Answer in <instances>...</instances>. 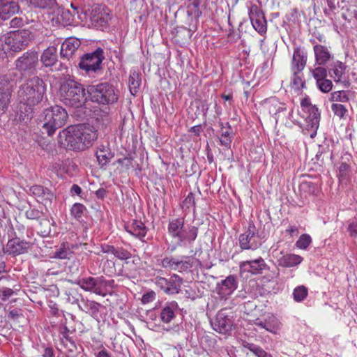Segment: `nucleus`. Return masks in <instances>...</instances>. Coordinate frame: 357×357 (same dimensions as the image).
<instances>
[{
	"label": "nucleus",
	"mask_w": 357,
	"mask_h": 357,
	"mask_svg": "<svg viewBox=\"0 0 357 357\" xmlns=\"http://www.w3.org/2000/svg\"><path fill=\"white\" fill-rule=\"evenodd\" d=\"M238 287L236 276L230 275L217 283L216 292L222 298H226L231 295Z\"/></svg>",
	"instance_id": "nucleus-17"
},
{
	"label": "nucleus",
	"mask_w": 357,
	"mask_h": 357,
	"mask_svg": "<svg viewBox=\"0 0 357 357\" xmlns=\"http://www.w3.org/2000/svg\"><path fill=\"white\" fill-rule=\"evenodd\" d=\"M231 318L226 310H220L214 320L211 322V326L215 331L227 335L231 331L233 327L234 321Z\"/></svg>",
	"instance_id": "nucleus-14"
},
{
	"label": "nucleus",
	"mask_w": 357,
	"mask_h": 357,
	"mask_svg": "<svg viewBox=\"0 0 357 357\" xmlns=\"http://www.w3.org/2000/svg\"><path fill=\"white\" fill-rule=\"evenodd\" d=\"M82 304H78L80 310L90 314L93 317L98 316L100 304L86 298H82Z\"/></svg>",
	"instance_id": "nucleus-34"
},
{
	"label": "nucleus",
	"mask_w": 357,
	"mask_h": 357,
	"mask_svg": "<svg viewBox=\"0 0 357 357\" xmlns=\"http://www.w3.org/2000/svg\"><path fill=\"white\" fill-rule=\"evenodd\" d=\"M64 294L66 301L71 304H79V301H82V298H83L82 295L76 288H69L66 289Z\"/></svg>",
	"instance_id": "nucleus-37"
},
{
	"label": "nucleus",
	"mask_w": 357,
	"mask_h": 357,
	"mask_svg": "<svg viewBox=\"0 0 357 357\" xmlns=\"http://www.w3.org/2000/svg\"><path fill=\"white\" fill-rule=\"evenodd\" d=\"M24 24V20L22 17H15L10 22V26L13 28H19Z\"/></svg>",
	"instance_id": "nucleus-57"
},
{
	"label": "nucleus",
	"mask_w": 357,
	"mask_h": 357,
	"mask_svg": "<svg viewBox=\"0 0 357 357\" xmlns=\"http://www.w3.org/2000/svg\"><path fill=\"white\" fill-rule=\"evenodd\" d=\"M43 132L52 136L56 130L63 127L67 122L68 114L66 110L59 105L45 109L43 112Z\"/></svg>",
	"instance_id": "nucleus-5"
},
{
	"label": "nucleus",
	"mask_w": 357,
	"mask_h": 357,
	"mask_svg": "<svg viewBox=\"0 0 357 357\" xmlns=\"http://www.w3.org/2000/svg\"><path fill=\"white\" fill-rule=\"evenodd\" d=\"M311 243V236L309 234H303L298 238L295 245L299 249L305 250Z\"/></svg>",
	"instance_id": "nucleus-46"
},
{
	"label": "nucleus",
	"mask_w": 357,
	"mask_h": 357,
	"mask_svg": "<svg viewBox=\"0 0 357 357\" xmlns=\"http://www.w3.org/2000/svg\"><path fill=\"white\" fill-rule=\"evenodd\" d=\"M33 38V35L28 29H19L2 36L0 43L1 45L5 44L6 47H3L4 49L17 52L24 49Z\"/></svg>",
	"instance_id": "nucleus-7"
},
{
	"label": "nucleus",
	"mask_w": 357,
	"mask_h": 357,
	"mask_svg": "<svg viewBox=\"0 0 357 357\" xmlns=\"http://www.w3.org/2000/svg\"><path fill=\"white\" fill-rule=\"evenodd\" d=\"M242 347L250 350L257 357H273L271 354L257 344L243 341Z\"/></svg>",
	"instance_id": "nucleus-35"
},
{
	"label": "nucleus",
	"mask_w": 357,
	"mask_h": 357,
	"mask_svg": "<svg viewBox=\"0 0 357 357\" xmlns=\"http://www.w3.org/2000/svg\"><path fill=\"white\" fill-rule=\"evenodd\" d=\"M330 100L333 102H347L349 101L348 91H337L331 93Z\"/></svg>",
	"instance_id": "nucleus-42"
},
{
	"label": "nucleus",
	"mask_w": 357,
	"mask_h": 357,
	"mask_svg": "<svg viewBox=\"0 0 357 357\" xmlns=\"http://www.w3.org/2000/svg\"><path fill=\"white\" fill-rule=\"evenodd\" d=\"M31 243L20 238H13L8 240L6 247V252L10 255L17 256L26 253L28 250L31 248Z\"/></svg>",
	"instance_id": "nucleus-19"
},
{
	"label": "nucleus",
	"mask_w": 357,
	"mask_h": 357,
	"mask_svg": "<svg viewBox=\"0 0 357 357\" xmlns=\"http://www.w3.org/2000/svg\"><path fill=\"white\" fill-rule=\"evenodd\" d=\"M155 298V293L153 291H150L142 296L141 301L143 304H147L152 302Z\"/></svg>",
	"instance_id": "nucleus-54"
},
{
	"label": "nucleus",
	"mask_w": 357,
	"mask_h": 357,
	"mask_svg": "<svg viewBox=\"0 0 357 357\" xmlns=\"http://www.w3.org/2000/svg\"><path fill=\"white\" fill-rule=\"evenodd\" d=\"M124 227L128 233L139 239L143 238L147 232L144 223L137 220L126 223Z\"/></svg>",
	"instance_id": "nucleus-28"
},
{
	"label": "nucleus",
	"mask_w": 357,
	"mask_h": 357,
	"mask_svg": "<svg viewBox=\"0 0 357 357\" xmlns=\"http://www.w3.org/2000/svg\"><path fill=\"white\" fill-rule=\"evenodd\" d=\"M189 132H193L197 137H199L201 132H202V125H197L191 127L189 130Z\"/></svg>",
	"instance_id": "nucleus-61"
},
{
	"label": "nucleus",
	"mask_w": 357,
	"mask_h": 357,
	"mask_svg": "<svg viewBox=\"0 0 357 357\" xmlns=\"http://www.w3.org/2000/svg\"><path fill=\"white\" fill-rule=\"evenodd\" d=\"M114 256L121 260H127L132 257V254L122 247H116Z\"/></svg>",
	"instance_id": "nucleus-50"
},
{
	"label": "nucleus",
	"mask_w": 357,
	"mask_h": 357,
	"mask_svg": "<svg viewBox=\"0 0 357 357\" xmlns=\"http://www.w3.org/2000/svg\"><path fill=\"white\" fill-rule=\"evenodd\" d=\"M160 265L167 271L188 273L194 266V259L188 255H168L161 259Z\"/></svg>",
	"instance_id": "nucleus-9"
},
{
	"label": "nucleus",
	"mask_w": 357,
	"mask_h": 357,
	"mask_svg": "<svg viewBox=\"0 0 357 357\" xmlns=\"http://www.w3.org/2000/svg\"><path fill=\"white\" fill-rule=\"evenodd\" d=\"M167 232L172 238L177 241L176 245L168 248L172 252L176 249L177 246L192 244L198 236V227L194 225L185 227L184 217H179L169 220Z\"/></svg>",
	"instance_id": "nucleus-3"
},
{
	"label": "nucleus",
	"mask_w": 357,
	"mask_h": 357,
	"mask_svg": "<svg viewBox=\"0 0 357 357\" xmlns=\"http://www.w3.org/2000/svg\"><path fill=\"white\" fill-rule=\"evenodd\" d=\"M22 315V310L19 308H15L8 312V318L13 320H17Z\"/></svg>",
	"instance_id": "nucleus-56"
},
{
	"label": "nucleus",
	"mask_w": 357,
	"mask_h": 357,
	"mask_svg": "<svg viewBox=\"0 0 357 357\" xmlns=\"http://www.w3.org/2000/svg\"><path fill=\"white\" fill-rule=\"evenodd\" d=\"M188 8L191 10H197L199 6V0H189Z\"/></svg>",
	"instance_id": "nucleus-63"
},
{
	"label": "nucleus",
	"mask_w": 357,
	"mask_h": 357,
	"mask_svg": "<svg viewBox=\"0 0 357 357\" xmlns=\"http://www.w3.org/2000/svg\"><path fill=\"white\" fill-rule=\"evenodd\" d=\"M43 214L41 211L33 208H29L25 212V216L30 220H39Z\"/></svg>",
	"instance_id": "nucleus-51"
},
{
	"label": "nucleus",
	"mask_w": 357,
	"mask_h": 357,
	"mask_svg": "<svg viewBox=\"0 0 357 357\" xmlns=\"http://www.w3.org/2000/svg\"><path fill=\"white\" fill-rule=\"evenodd\" d=\"M96 357H112L111 354L107 351V350L102 347V350L98 352L96 354Z\"/></svg>",
	"instance_id": "nucleus-62"
},
{
	"label": "nucleus",
	"mask_w": 357,
	"mask_h": 357,
	"mask_svg": "<svg viewBox=\"0 0 357 357\" xmlns=\"http://www.w3.org/2000/svg\"><path fill=\"white\" fill-rule=\"evenodd\" d=\"M140 84V75L135 72L130 74L129 77L128 86L131 94L135 95L138 92Z\"/></svg>",
	"instance_id": "nucleus-40"
},
{
	"label": "nucleus",
	"mask_w": 357,
	"mask_h": 357,
	"mask_svg": "<svg viewBox=\"0 0 357 357\" xmlns=\"http://www.w3.org/2000/svg\"><path fill=\"white\" fill-rule=\"evenodd\" d=\"M249 17L255 31L260 35L267 31V22L263 11L256 5H253L249 10Z\"/></svg>",
	"instance_id": "nucleus-15"
},
{
	"label": "nucleus",
	"mask_w": 357,
	"mask_h": 357,
	"mask_svg": "<svg viewBox=\"0 0 357 357\" xmlns=\"http://www.w3.org/2000/svg\"><path fill=\"white\" fill-rule=\"evenodd\" d=\"M40 61L45 67H52L57 61V49L54 46L47 47L40 56Z\"/></svg>",
	"instance_id": "nucleus-33"
},
{
	"label": "nucleus",
	"mask_w": 357,
	"mask_h": 357,
	"mask_svg": "<svg viewBox=\"0 0 357 357\" xmlns=\"http://www.w3.org/2000/svg\"><path fill=\"white\" fill-rule=\"evenodd\" d=\"M316 63L319 66H325L328 61L334 59L329 47L322 45L316 44L313 47Z\"/></svg>",
	"instance_id": "nucleus-23"
},
{
	"label": "nucleus",
	"mask_w": 357,
	"mask_h": 357,
	"mask_svg": "<svg viewBox=\"0 0 357 357\" xmlns=\"http://www.w3.org/2000/svg\"><path fill=\"white\" fill-rule=\"evenodd\" d=\"M179 310L178 303L175 301L165 303L161 306L160 319L164 324H169L176 318Z\"/></svg>",
	"instance_id": "nucleus-21"
},
{
	"label": "nucleus",
	"mask_w": 357,
	"mask_h": 357,
	"mask_svg": "<svg viewBox=\"0 0 357 357\" xmlns=\"http://www.w3.org/2000/svg\"><path fill=\"white\" fill-rule=\"evenodd\" d=\"M109 20V15L100 11V8H93L90 15V20L93 26L97 29L105 28Z\"/></svg>",
	"instance_id": "nucleus-29"
},
{
	"label": "nucleus",
	"mask_w": 357,
	"mask_h": 357,
	"mask_svg": "<svg viewBox=\"0 0 357 357\" xmlns=\"http://www.w3.org/2000/svg\"><path fill=\"white\" fill-rule=\"evenodd\" d=\"M155 286L167 295L178 294L183 284V278L176 273H173L169 278L156 276L153 280Z\"/></svg>",
	"instance_id": "nucleus-11"
},
{
	"label": "nucleus",
	"mask_w": 357,
	"mask_h": 357,
	"mask_svg": "<svg viewBox=\"0 0 357 357\" xmlns=\"http://www.w3.org/2000/svg\"><path fill=\"white\" fill-rule=\"evenodd\" d=\"M97 131L89 125L70 126L59 133V142L73 151H84L97 139Z\"/></svg>",
	"instance_id": "nucleus-1"
},
{
	"label": "nucleus",
	"mask_w": 357,
	"mask_h": 357,
	"mask_svg": "<svg viewBox=\"0 0 357 357\" xmlns=\"http://www.w3.org/2000/svg\"><path fill=\"white\" fill-rule=\"evenodd\" d=\"M303 261V257L295 254H284L280 252V256L277 257V262L280 266L290 268L300 264Z\"/></svg>",
	"instance_id": "nucleus-30"
},
{
	"label": "nucleus",
	"mask_w": 357,
	"mask_h": 357,
	"mask_svg": "<svg viewBox=\"0 0 357 357\" xmlns=\"http://www.w3.org/2000/svg\"><path fill=\"white\" fill-rule=\"evenodd\" d=\"M331 110L340 119H345L347 113L348 112L346 107L340 103H333L331 105Z\"/></svg>",
	"instance_id": "nucleus-44"
},
{
	"label": "nucleus",
	"mask_w": 357,
	"mask_h": 357,
	"mask_svg": "<svg viewBox=\"0 0 357 357\" xmlns=\"http://www.w3.org/2000/svg\"><path fill=\"white\" fill-rule=\"evenodd\" d=\"M43 357H54V351L52 347H45L43 354Z\"/></svg>",
	"instance_id": "nucleus-64"
},
{
	"label": "nucleus",
	"mask_w": 357,
	"mask_h": 357,
	"mask_svg": "<svg viewBox=\"0 0 357 357\" xmlns=\"http://www.w3.org/2000/svg\"><path fill=\"white\" fill-rule=\"evenodd\" d=\"M86 211V208L84 205L80 203H75L71 207L70 213L76 220H79Z\"/></svg>",
	"instance_id": "nucleus-43"
},
{
	"label": "nucleus",
	"mask_w": 357,
	"mask_h": 357,
	"mask_svg": "<svg viewBox=\"0 0 357 357\" xmlns=\"http://www.w3.org/2000/svg\"><path fill=\"white\" fill-rule=\"evenodd\" d=\"M195 195L192 192H190L188 196L185 198L183 202V206L187 208L190 207H195Z\"/></svg>",
	"instance_id": "nucleus-52"
},
{
	"label": "nucleus",
	"mask_w": 357,
	"mask_h": 357,
	"mask_svg": "<svg viewBox=\"0 0 357 357\" xmlns=\"http://www.w3.org/2000/svg\"><path fill=\"white\" fill-rule=\"evenodd\" d=\"M350 173V167L346 162H342L339 167L338 178L341 182H344L349 178Z\"/></svg>",
	"instance_id": "nucleus-48"
},
{
	"label": "nucleus",
	"mask_w": 357,
	"mask_h": 357,
	"mask_svg": "<svg viewBox=\"0 0 357 357\" xmlns=\"http://www.w3.org/2000/svg\"><path fill=\"white\" fill-rule=\"evenodd\" d=\"M254 324L273 334H277L280 328L279 321L273 316H269L264 319L257 318L255 320Z\"/></svg>",
	"instance_id": "nucleus-26"
},
{
	"label": "nucleus",
	"mask_w": 357,
	"mask_h": 357,
	"mask_svg": "<svg viewBox=\"0 0 357 357\" xmlns=\"http://www.w3.org/2000/svg\"><path fill=\"white\" fill-rule=\"evenodd\" d=\"M115 248H116V247H114L113 245H107V244H102L100 246V251L103 253H107V254L111 253L114 255Z\"/></svg>",
	"instance_id": "nucleus-59"
},
{
	"label": "nucleus",
	"mask_w": 357,
	"mask_h": 357,
	"mask_svg": "<svg viewBox=\"0 0 357 357\" xmlns=\"http://www.w3.org/2000/svg\"><path fill=\"white\" fill-rule=\"evenodd\" d=\"M30 192L36 197L38 202L42 203L46 206L47 204H51L54 198L53 193L47 188L41 185H33L30 188Z\"/></svg>",
	"instance_id": "nucleus-24"
},
{
	"label": "nucleus",
	"mask_w": 357,
	"mask_h": 357,
	"mask_svg": "<svg viewBox=\"0 0 357 357\" xmlns=\"http://www.w3.org/2000/svg\"><path fill=\"white\" fill-rule=\"evenodd\" d=\"M81 42L76 38H68L62 43L60 54L63 58L69 59L80 47Z\"/></svg>",
	"instance_id": "nucleus-25"
},
{
	"label": "nucleus",
	"mask_w": 357,
	"mask_h": 357,
	"mask_svg": "<svg viewBox=\"0 0 357 357\" xmlns=\"http://www.w3.org/2000/svg\"><path fill=\"white\" fill-rule=\"evenodd\" d=\"M72 255L73 252L68 243H62L54 252V257L60 259H69Z\"/></svg>",
	"instance_id": "nucleus-39"
},
{
	"label": "nucleus",
	"mask_w": 357,
	"mask_h": 357,
	"mask_svg": "<svg viewBox=\"0 0 357 357\" xmlns=\"http://www.w3.org/2000/svg\"><path fill=\"white\" fill-rule=\"evenodd\" d=\"M38 64V55L36 52H26L15 61L16 68L22 73H33Z\"/></svg>",
	"instance_id": "nucleus-13"
},
{
	"label": "nucleus",
	"mask_w": 357,
	"mask_h": 357,
	"mask_svg": "<svg viewBox=\"0 0 357 357\" xmlns=\"http://www.w3.org/2000/svg\"><path fill=\"white\" fill-rule=\"evenodd\" d=\"M346 64L338 60H336L331 64L328 72L335 83L342 82V79L346 73Z\"/></svg>",
	"instance_id": "nucleus-31"
},
{
	"label": "nucleus",
	"mask_w": 357,
	"mask_h": 357,
	"mask_svg": "<svg viewBox=\"0 0 357 357\" xmlns=\"http://www.w3.org/2000/svg\"><path fill=\"white\" fill-rule=\"evenodd\" d=\"M60 100L66 106L79 108L86 100L83 85L73 79H67L59 89Z\"/></svg>",
	"instance_id": "nucleus-4"
},
{
	"label": "nucleus",
	"mask_w": 357,
	"mask_h": 357,
	"mask_svg": "<svg viewBox=\"0 0 357 357\" xmlns=\"http://www.w3.org/2000/svg\"><path fill=\"white\" fill-rule=\"evenodd\" d=\"M347 231L349 233V236L354 238H357V222H351L349 224Z\"/></svg>",
	"instance_id": "nucleus-55"
},
{
	"label": "nucleus",
	"mask_w": 357,
	"mask_h": 357,
	"mask_svg": "<svg viewBox=\"0 0 357 357\" xmlns=\"http://www.w3.org/2000/svg\"><path fill=\"white\" fill-rule=\"evenodd\" d=\"M87 93L91 100L98 104L109 105L118 100L114 87L107 82L89 86Z\"/></svg>",
	"instance_id": "nucleus-6"
},
{
	"label": "nucleus",
	"mask_w": 357,
	"mask_h": 357,
	"mask_svg": "<svg viewBox=\"0 0 357 357\" xmlns=\"http://www.w3.org/2000/svg\"><path fill=\"white\" fill-rule=\"evenodd\" d=\"M267 267L266 263L261 257L253 260L243 261L239 264L241 271L252 275L262 273L263 271L266 269Z\"/></svg>",
	"instance_id": "nucleus-20"
},
{
	"label": "nucleus",
	"mask_w": 357,
	"mask_h": 357,
	"mask_svg": "<svg viewBox=\"0 0 357 357\" xmlns=\"http://www.w3.org/2000/svg\"><path fill=\"white\" fill-rule=\"evenodd\" d=\"M307 53L299 47L294 48L291 61V71L301 72L306 65Z\"/></svg>",
	"instance_id": "nucleus-27"
},
{
	"label": "nucleus",
	"mask_w": 357,
	"mask_h": 357,
	"mask_svg": "<svg viewBox=\"0 0 357 357\" xmlns=\"http://www.w3.org/2000/svg\"><path fill=\"white\" fill-rule=\"evenodd\" d=\"M308 295V289L304 285L296 287L293 291V298L296 302L303 301Z\"/></svg>",
	"instance_id": "nucleus-41"
},
{
	"label": "nucleus",
	"mask_w": 357,
	"mask_h": 357,
	"mask_svg": "<svg viewBox=\"0 0 357 357\" xmlns=\"http://www.w3.org/2000/svg\"><path fill=\"white\" fill-rule=\"evenodd\" d=\"M227 128L223 126V123H221V137L220 138V142L222 146L225 147H230V144L231 143V126L229 123H226Z\"/></svg>",
	"instance_id": "nucleus-38"
},
{
	"label": "nucleus",
	"mask_w": 357,
	"mask_h": 357,
	"mask_svg": "<svg viewBox=\"0 0 357 357\" xmlns=\"http://www.w3.org/2000/svg\"><path fill=\"white\" fill-rule=\"evenodd\" d=\"M264 106L268 109L269 114L274 116L276 123L279 119L286 117L287 105L284 102H280L278 98L271 97L266 99L264 100Z\"/></svg>",
	"instance_id": "nucleus-16"
},
{
	"label": "nucleus",
	"mask_w": 357,
	"mask_h": 357,
	"mask_svg": "<svg viewBox=\"0 0 357 357\" xmlns=\"http://www.w3.org/2000/svg\"><path fill=\"white\" fill-rule=\"evenodd\" d=\"M77 284L85 291L94 293L96 295L105 296L106 294L104 289L100 288L99 277H84L77 280Z\"/></svg>",
	"instance_id": "nucleus-18"
},
{
	"label": "nucleus",
	"mask_w": 357,
	"mask_h": 357,
	"mask_svg": "<svg viewBox=\"0 0 357 357\" xmlns=\"http://www.w3.org/2000/svg\"><path fill=\"white\" fill-rule=\"evenodd\" d=\"M45 92L46 85L38 77L29 79L20 86L17 91L20 102L26 105L24 116L21 114L20 119L27 122L33 118V107L43 101Z\"/></svg>",
	"instance_id": "nucleus-2"
},
{
	"label": "nucleus",
	"mask_w": 357,
	"mask_h": 357,
	"mask_svg": "<svg viewBox=\"0 0 357 357\" xmlns=\"http://www.w3.org/2000/svg\"><path fill=\"white\" fill-rule=\"evenodd\" d=\"M328 70L324 66H319L311 70L312 77L316 82L327 77Z\"/></svg>",
	"instance_id": "nucleus-47"
},
{
	"label": "nucleus",
	"mask_w": 357,
	"mask_h": 357,
	"mask_svg": "<svg viewBox=\"0 0 357 357\" xmlns=\"http://www.w3.org/2000/svg\"><path fill=\"white\" fill-rule=\"evenodd\" d=\"M104 59L103 50L101 47H98L92 52L83 54L80 57L78 66L81 70L85 72L86 75L89 77H95V75L101 73L102 63Z\"/></svg>",
	"instance_id": "nucleus-8"
},
{
	"label": "nucleus",
	"mask_w": 357,
	"mask_h": 357,
	"mask_svg": "<svg viewBox=\"0 0 357 357\" xmlns=\"http://www.w3.org/2000/svg\"><path fill=\"white\" fill-rule=\"evenodd\" d=\"M14 291L12 289L8 287H3L0 289V299L2 301H6L11 296H13Z\"/></svg>",
	"instance_id": "nucleus-53"
},
{
	"label": "nucleus",
	"mask_w": 357,
	"mask_h": 357,
	"mask_svg": "<svg viewBox=\"0 0 357 357\" xmlns=\"http://www.w3.org/2000/svg\"><path fill=\"white\" fill-rule=\"evenodd\" d=\"M316 85L321 92L325 93L330 92L333 86L332 81L327 77L316 82Z\"/></svg>",
	"instance_id": "nucleus-45"
},
{
	"label": "nucleus",
	"mask_w": 357,
	"mask_h": 357,
	"mask_svg": "<svg viewBox=\"0 0 357 357\" xmlns=\"http://www.w3.org/2000/svg\"><path fill=\"white\" fill-rule=\"evenodd\" d=\"M20 6L17 0H0V18L6 20L18 13Z\"/></svg>",
	"instance_id": "nucleus-22"
},
{
	"label": "nucleus",
	"mask_w": 357,
	"mask_h": 357,
	"mask_svg": "<svg viewBox=\"0 0 357 357\" xmlns=\"http://www.w3.org/2000/svg\"><path fill=\"white\" fill-rule=\"evenodd\" d=\"M14 85L15 82L10 74L0 77V116L8 109Z\"/></svg>",
	"instance_id": "nucleus-12"
},
{
	"label": "nucleus",
	"mask_w": 357,
	"mask_h": 357,
	"mask_svg": "<svg viewBox=\"0 0 357 357\" xmlns=\"http://www.w3.org/2000/svg\"><path fill=\"white\" fill-rule=\"evenodd\" d=\"M113 155L105 146H101L96 151L97 160L101 166L106 165L112 158Z\"/></svg>",
	"instance_id": "nucleus-36"
},
{
	"label": "nucleus",
	"mask_w": 357,
	"mask_h": 357,
	"mask_svg": "<svg viewBox=\"0 0 357 357\" xmlns=\"http://www.w3.org/2000/svg\"><path fill=\"white\" fill-rule=\"evenodd\" d=\"M100 288L104 289L105 287H112L114 284V280H107L103 276H100Z\"/></svg>",
	"instance_id": "nucleus-58"
},
{
	"label": "nucleus",
	"mask_w": 357,
	"mask_h": 357,
	"mask_svg": "<svg viewBox=\"0 0 357 357\" xmlns=\"http://www.w3.org/2000/svg\"><path fill=\"white\" fill-rule=\"evenodd\" d=\"M286 232L291 236H297L298 234V227L296 225H289Z\"/></svg>",
	"instance_id": "nucleus-60"
},
{
	"label": "nucleus",
	"mask_w": 357,
	"mask_h": 357,
	"mask_svg": "<svg viewBox=\"0 0 357 357\" xmlns=\"http://www.w3.org/2000/svg\"><path fill=\"white\" fill-rule=\"evenodd\" d=\"M293 72V77L291 79V84L296 90H300L305 86V82L303 80L302 77L299 75L301 72Z\"/></svg>",
	"instance_id": "nucleus-49"
},
{
	"label": "nucleus",
	"mask_w": 357,
	"mask_h": 357,
	"mask_svg": "<svg viewBox=\"0 0 357 357\" xmlns=\"http://www.w3.org/2000/svg\"><path fill=\"white\" fill-rule=\"evenodd\" d=\"M241 250H255L261 245L259 231L252 221H250L246 230L238 237Z\"/></svg>",
	"instance_id": "nucleus-10"
},
{
	"label": "nucleus",
	"mask_w": 357,
	"mask_h": 357,
	"mask_svg": "<svg viewBox=\"0 0 357 357\" xmlns=\"http://www.w3.org/2000/svg\"><path fill=\"white\" fill-rule=\"evenodd\" d=\"M308 112L309 115L306 119L307 126L310 127L311 130L314 132V133L311 134V137H313L319 128L321 114L317 106H310Z\"/></svg>",
	"instance_id": "nucleus-32"
}]
</instances>
